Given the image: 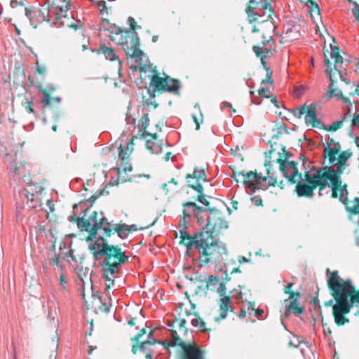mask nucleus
<instances>
[{
  "instance_id": "nucleus-1",
  "label": "nucleus",
  "mask_w": 359,
  "mask_h": 359,
  "mask_svg": "<svg viewBox=\"0 0 359 359\" xmlns=\"http://www.w3.org/2000/svg\"><path fill=\"white\" fill-rule=\"evenodd\" d=\"M351 156V151H341L340 144L328 137L323 152L325 166L320 168H311L306 172L305 180L318 185L320 195L323 194V189L328 187L331 189L332 197H338L339 192H346V185L341 184V175L348 166L347 161ZM342 195L341 194V197Z\"/></svg>"
},
{
  "instance_id": "nucleus-2",
  "label": "nucleus",
  "mask_w": 359,
  "mask_h": 359,
  "mask_svg": "<svg viewBox=\"0 0 359 359\" xmlns=\"http://www.w3.org/2000/svg\"><path fill=\"white\" fill-rule=\"evenodd\" d=\"M327 285L332 291V296L336 301L333 306L334 321L337 325H344L348 322V319L344 316L350 312L353 307L348 303V296L353 291V285L350 279L344 280L337 271L331 272L327 269Z\"/></svg>"
},
{
  "instance_id": "nucleus-3",
  "label": "nucleus",
  "mask_w": 359,
  "mask_h": 359,
  "mask_svg": "<svg viewBox=\"0 0 359 359\" xmlns=\"http://www.w3.org/2000/svg\"><path fill=\"white\" fill-rule=\"evenodd\" d=\"M100 26L102 29L111 34L110 40L115 44L121 45L128 57L136 62L142 60L143 52L139 48V38L136 32L123 31L106 19H103Z\"/></svg>"
},
{
  "instance_id": "nucleus-4",
  "label": "nucleus",
  "mask_w": 359,
  "mask_h": 359,
  "mask_svg": "<svg viewBox=\"0 0 359 359\" xmlns=\"http://www.w3.org/2000/svg\"><path fill=\"white\" fill-rule=\"evenodd\" d=\"M196 249L199 255V264L205 266L211 262H220L223 255H226V249L219 245L212 233L208 231H201L196 236Z\"/></svg>"
},
{
  "instance_id": "nucleus-5",
  "label": "nucleus",
  "mask_w": 359,
  "mask_h": 359,
  "mask_svg": "<svg viewBox=\"0 0 359 359\" xmlns=\"http://www.w3.org/2000/svg\"><path fill=\"white\" fill-rule=\"evenodd\" d=\"M70 1L44 0V4L34 13L39 21H48L56 26L68 25L65 20L69 18Z\"/></svg>"
},
{
  "instance_id": "nucleus-6",
  "label": "nucleus",
  "mask_w": 359,
  "mask_h": 359,
  "mask_svg": "<svg viewBox=\"0 0 359 359\" xmlns=\"http://www.w3.org/2000/svg\"><path fill=\"white\" fill-rule=\"evenodd\" d=\"M267 175L262 177L255 172L250 171L243 174V184L247 194L252 195L257 189L265 190L269 186H274L277 181L273 173L270 171V163H266Z\"/></svg>"
},
{
  "instance_id": "nucleus-7",
  "label": "nucleus",
  "mask_w": 359,
  "mask_h": 359,
  "mask_svg": "<svg viewBox=\"0 0 359 359\" xmlns=\"http://www.w3.org/2000/svg\"><path fill=\"white\" fill-rule=\"evenodd\" d=\"M103 271L107 273L118 274L121 267L128 262L129 257L117 245H110L103 256Z\"/></svg>"
},
{
  "instance_id": "nucleus-8",
  "label": "nucleus",
  "mask_w": 359,
  "mask_h": 359,
  "mask_svg": "<svg viewBox=\"0 0 359 359\" xmlns=\"http://www.w3.org/2000/svg\"><path fill=\"white\" fill-rule=\"evenodd\" d=\"M330 55L331 59L333 60L334 69L331 67L332 65V62L327 57V55L325 54V64L326 65L325 72L329 74L330 81L328 93L331 97H341V91L334 86L333 77L338 74L340 75V69L342 68L343 65V57L339 53V48L337 47L333 48L332 46Z\"/></svg>"
},
{
  "instance_id": "nucleus-9",
  "label": "nucleus",
  "mask_w": 359,
  "mask_h": 359,
  "mask_svg": "<svg viewBox=\"0 0 359 359\" xmlns=\"http://www.w3.org/2000/svg\"><path fill=\"white\" fill-rule=\"evenodd\" d=\"M97 212L95 211H90L89 209H86L84 215L80 217H77L75 213H73L69 218L71 222L76 221L78 227L82 231L91 232H97L99 219H97Z\"/></svg>"
},
{
  "instance_id": "nucleus-10",
  "label": "nucleus",
  "mask_w": 359,
  "mask_h": 359,
  "mask_svg": "<svg viewBox=\"0 0 359 359\" xmlns=\"http://www.w3.org/2000/svg\"><path fill=\"white\" fill-rule=\"evenodd\" d=\"M86 242L88 249L93 253L95 260L101 259L107 248L110 245L102 236H99L97 232L95 231L89 233Z\"/></svg>"
},
{
  "instance_id": "nucleus-11",
  "label": "nucleus",
  "mask_w": 359,
  "mask_h": 359,
  "mask_svg": "<svg viewBox=\"0 0 359 359\" xmlns=\"http://www.w3.org/2000/svg\"><path fill=\"white\" fill-rule=\"evenodd\" d=\"M150 86L156 90L168 91L173 93H178L180 88L178 80L173 79L168 76L162 78L158 75L152 76Z\"/></svg>"
},
{
  "instance_id": "nucleus-12",
  "label": "nucleus",
  "mask_w": 359,
  "mask_h": 359,
  "mask_svg": "<svg viewBox=\"0 0 359 359\" xmlns=\"http://www.w3.org/2000/svg\"><path fill=\"white\" fill-rule=\"evenodd\" d=\"M43 188L38 184H29L20 193L22 197L27 198V203L30 208H35L39 202V197Z\"/></svg>"
},
{
  "instance_id": "nucleus-13",
  "label": "nucleus",
  "mask_w": 359,
  "mask_h": 359,
  "mask_svg": "<svg viewBox=\"0 0 359 359\" xmlns=\"http://www.w3.org/2000/svg\"><path fill=\"white\" fill-rule=\"evenodd\" d=\"M104 278H105V289H104V296L99 297V300L102 304V306L100 307V309L105 313H109L110 311L111 306V299L110 297V292L109 290L111 286L114 285V278L117 274H111L109 272L108 273L106 271H103Z\"/></svg>"
},
{
  "instance_id": "nucleus-14",
  "label": "nucleus",
  "mask_w": 359,
  "mask_h": 359,
  "mask_svg": "<svg viewBox=\"0 0 359 359\" xmlns=\"http://www.w3.org/2000/svg\"><path fill=\"white\" fill-rule=\"evenodd\" d=\"M280 170L283 172V176L291 183H296L302 179V175L299 173L297 168V163L294 161H281Z\"/></svg>"
},
{
  "instance_id": "nucleus-15",
  "label": "nucleus",
  "mask_w": 359,
  "mask_h": 359,
  "mask_svg": "<svg viewBox=\"0 0 359 359\" xmlns=\"http://www.w3.org/2000/svg\"><path fill=\"white\" fill-rule=\"evenodd\" d=\"M252 50L254 53L256 54L257 57H260L261 62L263 65L264 67L266 70V79L262 80V85L265 83L272 84L273 81L271 79L272 72L270 70L269 67L266 66V59L268 57L269 54L271 53V50L269 48L266 47H260L258 46H254L252 47Z\"/></svg>"
},
{
  "instance_id": "nucleus-16",
  "label": "nucleus",
  "mask_w": 359,
  "mask_h": 359,
  "mask_svg": "<svg viewBox=\"0 0 359 359\" xmlns=\"http://www.w3.org/2000/svg\"><path fill=\"white\" fill-rule=\"evenodd\" d=\"M139 136L134 135L128 142L126 143V145L120 144L118 147V157L121 161L122 163H126V165L123 167V170L131 171L132 166L128 164V160L129 158L130 155L133 151L134 143L133 141L135 139H137Z\"/></svg>"
},
{
  "instance_id": "nucleus-17",
  "label": "nucleus",
  "mask_w": 359,
  "mask_h": 359,
  "mask_svg": "<svg viewBox=\"0 0 359 359\" xmlns=\"http://www.w3.org/2000/svg\"><path fill=\"white\" fill-rule=\"evenodd\" d=\"M305 123L308 126L322 129L324 123L318 118L316 116V107L315 104H310L306 112Z\"/></svg>"
},
{
  "instance_id": "nucleus-18",
  "label": "nucleus",
  "mask_w": 359,
  "mask_h": 359,
  "mask_svg": "<svg viewBox=\"0 0 359 359\" xmlns=\"http://www.w3.org/2000/svg\"><path fill=\"white\" fill-rule=\"evenodd\" d=\"M183 359H204V352L196 344H183Z\"/></svg>"
},
{
  "instance_id": "nucleus-19",
  "label": "nucleus",
  "mask_w": 359,
  "mask_h": 359,
  "mask_svg": "<svg viewBox=\"0 0 359 359\" xmlns=\"http://www.w3.org/2000/svg\"><path fill=\"white\" fill-rule=\"evenodd\" d=\"M203 211V208L198 206L195 203L188 202L184 204L183 208V223L187 222V219H190L192 216L198 217L199 215Z\"/></svg>"
},
{
  "instance_id": "nucleus-20",
  "label": "nucleus",
  "mask_w": 359,
  "mask_h": 359,
  "mask_svg": "<svg viewBox=\"0 0 359 359\" xmlns=\"http://www.w3.org/2000/svg\"><path fill=\"white\" fill-rule=\"evenodd\" d=\"M342 197H341V192L338 194L339 200L346 205V210L352 213L359 212V198H355L353 201H348L347 195L348 191L341 193Z\"/></svg>"
},
{
  "instance_id": "nucleus-21",
  "label": "nucleus",
  "mask_w": 359,
  "mask_h": 359,
  "mask_svg": "<svg viewBox=\"0 0 359 359\" xmlns=\"http://www.w3.org/2000/svg\"><path fill=\"white\" fill-rule=\"evenodd\" d=\"M219 317L216 318L215 320L219 321V320L224 319L229 311H232L231 300L228 296H224L219 300Z\"/></svg>"
},
{
  "instance_id": "nucleus-22",
  "label": "nucleus",
  "mask_w": 359,
  "mask_h": 359,
  "mask_svg": "<svg viewBox=\"0 0 359 359\" xmlns=\"http://www.w3.org/2000/svg\"><path fill=\"white\" fill-rule=\"evenodd\" d=\"M149 119L147 114H144L138 123V134L140 138L145 139L147 136H151L153 140L156 139V135H151L146 131L149 126Z\"/></svg>"
},
{
  "instance_id": "nucleus-23",
  "label": "nucleus",
  "mask_w": 359,
  "mask_h": 359,
  "mask_svg": "<svg viewBox=\"0 0 359 359\" xmlns=\"http://www.w3.org/2000/svg\"><path fill=\"white\" fill-rule=\"evenodd\" d=\"M297 182L296 190L299 196H311L313 189L318 187V185H315L314 183H309L306 181L302 183L299 180Z\"/></svg>"
},
{
  "instance_id": "nucleus-24",
  "label": "nucleus",
  "mask_w": 359,
  "mask_h": 359,
  "mask_svg": "<svg viewBox=\"0 0 359 359\" xmlns=\"http://www.w3.org/2000/svg\"><path fill=\"white\" fill-rule=\"evenodd\" d=\"M298 297H294L293 299H290V304H285V311L284 313L285 317H288L290 313H293L295 316H299L303 312V308L299 306L298 301Z\"/></svg>"
},
{
  "instance_id": "nucleus-25",
  "label": "nucleus",
  "mask_w": 359,
  "mask_h": 359,
  "mask_svg": "<svg viewBox=\"0 0 359 359\" xmlns=\"http://www.w3.org/2000/svg\"><path fill=\"white\" fill-rule=\"evenodd\" d=\"M351 118V109L350 107H348L347 111L345 112L343 118L341 120L334 121L332 124L329 126H326L324 124V126L323 127L322 129H324L327 131H336L342 127L343 123L344 121H346L348 119L350 120Z\"/></svg>"
},
{
  "instance_id": "nucleus-26",
  "label": "nucleus",
  "mask_w": 359,
  "mask_h": 359,
  "mask_svg": "<svg viewBox=\"0 0 359 359\" xmlns=\"http://www.w3.org/2000/svg\"><path fill=\"white\" fill-rule=\"evenodd\" d=\"M180 235L181 243L187 247V251H190L195 248L196 236L194 238H191L190 234L184 229L180 230Z\"/></svg>"
},
{
  "instance_id": "nucleus-27",
  "label": "nucleus",
  "mask_w": 359,
  "mask_h": 359,
  "mask_svg": "<svg viewBox=\"0 0 359 359\" xmlns=\"http://www.w3.org/2000/svg\"><path fill=\"white\" fill-rule=\"evenodd\" d=\"M116 225L117 224H111L104 217L102 216L101 218L99 219L98 229H102L104 236H110L115 232Z\"/></svg>"
},
{
  "instance_id": "nucleus-28",
  "label": "nucleus",
  "mask_w": 359,
  "mask_h": 359,
  "mask_svg": "<svg viewBox=\"0 0 359 359\" xmlns=\"http://www.w3.org/2000/svg\"><path fill=\"white\" fill-rule=\"evenodd\" d=\"M246 12L248 14L249 20L250 22L256 21L257 20V16L262 17V15L259 13L257 11L255 12L253 11V8L251 6H249L247 9ZM272 11L271 8H268L266 6H264V11L263 13V16L266 15V18L268 19L271 16Z\"/></svg>"
},
{
  "instance_id": "nucleus-29",
  "label": "nucleus",
  "mask_w": 359,
  "mask_h": 359,
  "mask_svg": "<svg viewBox=\"0 0 359 359\" xmlns=\"http://www.w3.org/2000/svg\"><path fill=\"white\" fill-rule=\"evenodd\" d=\"M97 52L99 54H103L107 60L112 61L118 59L114 50L111 48L103 46L98 49Z\"/></svg>"
},
{
  "instance_id": "nucleus-30",
  "label": "nucleus",
  "mask_w": 359,
  "mask_h": 359,
  "mask_svg": "<svg viewBox=\"0 0 359 359\" xmlns=\"http://www.w3.org/2000/svg\"><path fill=\"white\" fill-rule=\"evenodd\" d=\"M187 183L190 187L197 191L198 193H202L203 191V188L201 184V182L197 180L196 179H192V175L191 174H188L186 177Z\"/></svg>"
},
{
  "instance_id": "nucleus-31",
  "label": "nucleus",
  "mask_w": 359,
  "mask_h": 359,
  "mask_svg": "<svg viewBox=\"0 0 359 359\" xmlns=\"http://www.w3.org/2000/svg\"><path fill=\"white\" fill-rule=\"evenodd\" d=\"M151 333L152 332L150 331L149 332V336H148V339L147 341H144L141 343V344L138 346V348L140 349V351H142V352H144L147 346H150V345H153L155 344L156 342V340L154 339H151ZM137 347L136 346H133V352L134 353H135L137 352Z\"/></svg>"
},
{
  "instance_id": "nucleus-32",
  "label": "nucleus",
  "mask_w": 359,
  "mask_h": 359,
  "mask_svg": "<svg viewBox=\"0 0 359 359\" xmlns=\"http://www.w3.org/2000/svg\"><path fill=\"white\" fill-rule=\"evenodd\" d=\"M22 106L29 114H35V111L34 108L32 107L33 104V97L31 95H25V100L22 102Z\"/></svg>"
},
{
  "instance_id": "nucleus-33",
  "label": "nucleus",
  "mask_w": 359,
  "mask_h": 359,
  "mask_svg": "<svg viewBox=\"0 0 359 359\" xmlns=\"http://www.w3.org/2000/svg\"><path fill=\"white\" fill-rule=\"evenodd\" d=\"M147 149L152 154H158L161 151V147L152 140H147L145 143Z\"/></svg>"
},
{
  "instance_id": "nucleus-34",
  "label": "nucleus",
  "mask_w": 359,
  "mask_h": 359,
  "mask_svg": "<svg viewBox=\"0 0 359 359\" xmlns=\"http://www.w3.org/2000/svg\"><path fill=\"white\" fill-rule=\"evenodd\" d=\"M24 166L22 163H20L19 165L13 163L9 167V173L14 177L22 175L24 172Z\"/></svg>"
},
{
  "instance_id": "nucleus-35",
  "label": "nucleus",
  "mask_w": 359,
  "mask_h": 359,
  "mask_svg": "<svg viewBox=\"0 0 359 359\" xmlns=\"http://www.w3.org/2000/svg\"><path fill=\"white\" fill-rule=\"evenodd\" d=\"M68 290V279L65 277L63 272H60L59 278V291L65 293Z\"/></svg>"
},
{
  "instance_id": "nucleus-36",
  "label": "nucleus",
  "mask_w": 359,
  "mask_h": 359,
  "mask_svg": "<svg viewBox=\"0 0 359 359\" xmlns=\"http://www.w3.org/2000/svg\"><path fill=\"white\" fill-rule=\"evenodd\" d=\"M293 285V283H290L287 284V285L284 288V292L285 294H287L289 295L288 297V299H285L284 301V303L286 304L287 303V302L289 301V299H293L295 297H300V294L299 292H292L291 291V288Z\"/></svg>"
},
{
  "instance_id": "nucleus-37",
  "label": "nucleus",
  "mask_w": 359,
  "mask_h": 359,
  "mask_svg": "<svg viewBox=\"0 0 359 359\" xmlns=\"http://www.w3.org/2000/svg\"><path fill=\"white\" fill-rule=\"evenodd\" d=\"M192 179H196L197 180L205 182L206 175L204 169H195L191 174Z\"/></svg>"
},
{
  "instance_id": "nucleus-38",
  "label": "nucleus",
  "mask_w": 359,
  "mask_h": 359,
  "mask_svg": "<svg viewBox=\"0 0 359 359\" xmlns=\"http://www.w3.org/2000/svg\"><path fill=\"white\" fill-rule=\"evenodd\" d=\"M171 337H172V339H171L170 344L172 346H174L176 345H180L183 348V344H184L182 342L181 339L180 338L177 331H175V330L171 331Z\"/></svg>"
},
{
  "instance_id": "nucleus-39",
  "label": "nucleus",
  "mask_w": 359,
  "mask_h": 359,
  "mask_svg": "<svg viewBox=\"0 0 359 359\" xmlns=\"http://www.w3.org/2000/svg\"><path fill=\"white\" fill-rule=\"evenodd\" d=\"M308 107H309V105L303 104V105L300 106L299 107L294 109L292 110V114L296 118H300L303 114H306Z\"/></svg>"
},
{
  "instance_id": "nucleus-40",
  "label": "nucleus",
  "mask_w": 359,
  "mask_h": 359,
  "mask_svg": "<svg viewBox=\"0 0 359 359\" xmlns=\"http://www.w3.org/2000/svg\"><path fill=\"white\" fill-rule=\"evenodd\" d=\"M348 303L352 306L359 304V290L355 292L354 286L353 292L348 296Z\"/></svg>"
},
{
  "instance_id": "nucleus-41",
  "label": "nucleus",
  "mask_w": 359,
  "mask_h": 359,
  "mask_svg": "<svg viewBox=\"0 0 359 359\" xmlns=\"http://www.w3.org/2000/svg\"><path fill=\"white\" fill-rule=\"evenodd\" d=\"M191 323L194 327H198L202 331L205 330V324L201 318H199L198 316H195L191 320Z\"/></svg>"
},
{
  "instance_id": "nucleus-42",
  "label": "nucleus",
  "mask_w": 359,
  "mask_h": 359,
  "mask_svg": "<svg viewBox=\"0 0 359 359\" xmlns=\"http://www.w3.org/2000/svg\"><path fill=\"white\" fill-rule=\"evenodd\" d=\"M127 225L126 224H117L116 226L115 232H116L119 237L125 238L127 236Z\"/></svg>"
},
{
  "instance_id": "nucleus-43",
  "label": "nucleus",
  "mask_w": 359,
  "mask_h": 359,
  "mask_svg": "<svg viewBox=\"0 0 359 359\" xmlns=\"http://www.w3.org/2000/svg\"><path fill=\"white\" fill-rule=\"evenodd\" d=\"M42 94L43 97L41 100V103L43 105V108H46L50 104V97L46 90H43Z\"/></svg>"
},
{
  "instance_id": "nucleus-44",
  "label": "nucleus",
  "mask_w": 359,
  "mask_h": 359,
  "mask_svg": "<svg viewBox=\"0 0 359 359\" xmlns=\"http://www.w3.org/2000/svg\"><path fill=\"white\" fill-rule=\"evenodd\" d=\"M51 260L53 263L56 266V267L62 272L65 266L63 263L61 262L60 257L55 255L51 259Z\"/></svg>"
},
{
  "instance_id": "nucleus-45",
  "label": "nucleus",
  "mask_w": 359,
  "mask_h": 359,
  "mask_svg": "<svg viewBox=\"0 0 359 359\" xmlns=\"http://www.w3.org/2000/svg\"><path fill=\"white\" fill-rule=\"evenodd\" d=\"M259 96L264 98H269L270 93L268 88H265L264 86L261 87L258 90Z\"/></svg>"
},
{
  "instance_id": "nucleus-46",
  "label": "nucleus",
  "mask_w": 359,
  "mask_h": 359,
  "mask_svg": "<svg viewBox=\"0 0 359 359\" xmlns=\"http://www.w3.org/2000/svg\"><path fill=\"white\" fill-rule=\"evenodd\" d=\"M97 8L100 11L102 15H104V13L107 14L106 2L104 1H100L97 4Z\"/></svg>"
},
{
  "instance_id": "nucleus-47",
  "label": "nucleus",
  "mask_w": 359,
  "mask_h": 359,
  "mask_svg": "<svg viewBox=\"0 0 359 359\" xmlns=\"http://www.w3.org/2000/svg\"><path fill=\"white\" fill-rule=\"evenodd\" d=\"M221 108H222V110H223V111H225L226 109H228L229 112L231 114H232V112L233 113L236 112V110L232 108L231 104L230 103L227 102H223L222 104Z\"/></svg>"
},
{
  "instance_id": "nucleus-48",
  "label": "nucleus",
  "mask_w": 359,
  "mask_h": 359,
  "mask_svg": "<svg viewBox=\"0 0 359 359\" xmlns=\"http://www.w3.org/2000/svg\"><path fill=\"white\" fill-rule=\"evenodd\" d=\"M187 324V321L184 319H181L178 323L179 330L180 332L185 333L187 332V329L185 325Z\"/></svg>"
},
{
  "instance_id": "nucleus-49",
  "label": "nucleus",
  "mask_w": 359,
  "mask_h": 359,
  "mask_svg": "<svg viewBox=\"0 0 359 359\" xmlns=\"http://www.w3.org/2000/svg\"><path fill=\"white\" fill-rule=\"evenodd\" d=\"M219 278L215 276H210L208 280V284L210 285H215L219 283Z\"/></svg>"
},
{
  "instance_id": "nucleus-50",
  "label": "nucleus",
  "mask_w": 359,
  "mask_h": 359,
  "mask_svg": "<svg viewBox=\"0 0 359 359\" xmlns=\"http://www.w3.org/2000/svg\"><path fill=\"white\" fill-rule=\"evenodd\" d=\"M10 5L13 8H17L19 6H23L24 0H11Z\"/></svg>"
},
{
  "instance_id": "nucleus-51",
  "label": "nucleus",
  "mask_w": 359,
  "mask_h": 359,
  "mask_svg": "<svg viewBox=\"0 0 359 359\" xmlns=\"http://www.w3.org/2000/svg\"><path fill=\"white\" fill-rule=\"evenodd\" d=\"M252 203L256 205L259 206L262 203V200L259 196H255L251 198Z\"/></svg>"
},
{
  "instance_id": "nucleus-52",
  "label": "nucleus",
  "mask_w": 359,
  "mask_h": 359,
  "mask_svg": "<svg viewBox=\"0 0 359 359\" xmlns=\"http://www.w3.org/2000/svg\"><path fill=\"white\" fill-rule=\"evenodd\" d=\"M351 126L359 128V114L354 116L351 119Z\"/></svg>"
},
{
  "instance_id": "nucleus-53",
  "label": "nucleus",
  "mask_w": 359,
  "mask_h": 359,
  "mask_svg": "<svg viewBox=\"0 0 359 359\" xmlns=\"http://www.w3.org/2000/svg\"><path fill=\"white\" fill-rule=\"evenodd\" d=\"M355 7L353 8V13L355 17V19L359 22V6L355 2H353Z\"/></svg>"
},
{
  "instance_id": "nucleus-54",
  "label": "nucleus",
  "mask_w": 359,
  "mask_h": 359,
  "mask_svg": "<svg viewBox=\"0 0 359 359\" xmlns=\"http://www.w3.org/2000/svg\"><path fill=\"white\" fill-rule=\"evenodd\" d=\"M126 121L128 125L131 124L134 128H135V119L133 118L131 116H127L126 118Z\"/></svg>"
},
{
  "instance_id": "nucleus-55",
  "label": "nucleus",
  "mask_w": 359,
  "mask_h": 359,
  "mask_svg": "<svg viewBox=\"0 0 359 359\" xmlns=\"http://www.w3.org/2000/svg\"><path fill=\"white\" fill-rule=\"evenodd\" d=\"M128 22L130 25V29L135 32L136 22L135 19L132 17H129L128 19Z\"/></svg>"
},
{
  "instance_id": "nucleus-56",
  "label": "nucleus",
  "mask_w": 359,
  "mask_h": 359,
  "mask_svg": "<svg viewBox=\"0 0 359 359\" xmlns=\"http://www.w3.org/2000/svg\"><path fill=\"white\" fill-rule=\"evenodd\" d=\"M146 334L145 328L141 329L140 332L134 337V340L138 342L142 335Z\"/></svg>"
},
{
  "instance_id": "nucleus-57",
  "label": "nucleus",
  "mask_w": 359,
  "mask_h": 359,
  "mask_svg": "<svg viewBox=\"0 0 359 359\" xmlns=\"http://www.w3.org/2000/svg\"><path fill=\"white\" fill-rule=\"evenodd\" d=\"M36 69H37V72L41 74H43L46 73V67L44 66V65H39L38 64V62L36 63Z\"/></svg>"
},
{
  "instance_id": "nucleus-58",
  "label": "nucleus",
  "mask_w": 359,
  "mask_h": 359,
  "mask_svg": "<svg viewBox=\"0 0 359 359\" xmlns=\"http://www.w3.org/2000/svg\"><path fill=\"white\" fill-rule=\"evenodd\" d=\"M198 201L203 205L208 206L209 205L208 201L205 198L204 196H198Z\"/></svg>"
},
{
  "instance_id": "nucleus-59",
  "label": "nucleus",
  "mask_w": 359,
  "mask_h": 359,
  "mask_svg": "<svg viewBox=\"0 0 359 359\" xmlns=\"http://www.w3.org/2000/svg\"><path fill=\"white\" fill-rule=\"evenodd\" d=\"M255 316L259 318H263V315L264 313V311L263 309H257L255 311Z\"/></svg>"
},
{
  "instance_id": "nucleus-60",
  "label": "nucleus",
  "mask_w": 359,
  "mask_h": 359,
  "mask_svg": "<svg viewBox=\"0 0 359 359\" xmlns=\"http://www.w3.org/2000/svg\"><path fill=\"white\" fill-rule=\"evenodd\" d=\"M270 97L271 103H273L276 107H278L277 98L276 97H272L271 95Z\"/></svg>"
},
{
  "instance_id": "nucleus-61",
  "label": "nucleus",
  "mask_w": 359,
  "mask_h": 359,
  "mask_svg": "<svg viewBox=\"0 0 359 359\" xmlns=\"http://www.w3.org/2000/svg\"><path fill=\"white\" fill-rule=\"evenodd\" d=\"M67 256H69V257L72 258V259L73 261L76 262V257H75V256L73 255V250H69V251L68 254H67Z\"/></svg>"
},
{
  "instance_id": "nucleus-62",
  "label": "nucleus",
  "mask_w": 359,
  "mask_h": 359,
  "mask_svg": "<svg viewBox=\"0 0 359 359\" xmlns=\"http://www.w3.org/2000/svg\"><path fill=\"white\" fill-rule=\"evenodd\" d=\"M302 92L303 88H302L301 89H297L294 93L296 96H300L302 94Z\"/></svg>"
},
{
  "instance_id": "nucleus-63",
  "label": "nucleus",
  "mask_w": 359,
  "mask_h": 359,
  "mask_svg": "<svg viewBox=\"0 0 359 359\" xmlns=\"http://www.w3.org/2000/svg\"><path fill=\"white\" fill-rule=\"evenodd\" d=\"M256 98H257L256 96L252 97L251 102L255 104H259L261 103V101H257Z\"/></svg>"
},
{
  "instance_id": "nucleus-64",
  "label": "nucleus",
  "mask_w": 359,
  "mask_h": 359,
  "mask_svg": "<svg viewBox=\"0 0 359 359\" xmlns=\"http://www.w3.org/2000/svg\"><path fill=\"white\" fill-rule=\"evenodd\" d=\"M170 156H171V153L168 152V153L165 155V160L168 161L170 158Z\"/></svg>"
}]
</instances>
